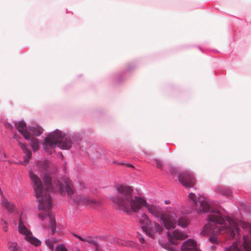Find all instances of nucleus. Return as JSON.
<instances>
[{
  "label": "nucleus",
  "mask_w": 251,
  "mask_h": 251,
  "mask_svg": "<svg viewBox=\"0 0 251 251\" xmlns=\"http://www.w3.org/2000/svg\"><path fill=\"white\" fill-rule=\"evenodd\" d=\"M189 198L192 201V203L194 207V209L199 212H207L210 211L208 215L209 223L204 226L203 232L205 234L210 235L209 240L213 243H217V239L216 235L218 233L224 234L227 233L231 238H233L235 236V232L238 235L239 234V226L245 227L246 224L241 221H237L229 217L227 218L229 226L226 227L223 226L224 223V219L222 217L221 212L217 209H212L210 207L207 200L202 196L199 197L197 199L196 196L194 193L189 194Z\"/></svg>",
  "instance_id": "nucleus-1"
},
{
  "label": "nucleus",
  "mask_w": 251,
  "mask_h": 251,
  "mask_svg": "<svg viewBox=\"0 0 251 251\" xmlns=\"http://www.w3.org/2000/svg\"><path fill=\"white\" fill-rule=\"evenodd\" d=\"M50 163L47 160L38 161L36 166L39 170L44 172L43 181L46 186L44 189L41 179L33 172L29 171V176L34 184L35 196L37 199L38 207L41 211L38 213V216L45 223L43 226L48 227L50 224V227L53 233L56 229L55 221L54 216L52 215L50 209L52 207V201L49 192L52 189L50 177L47 174L48 169L50 167Z\"/></svg>",
  "instance_id": "nucleus-2"
},
{
  "label": "nucleus",
  "mask_w": 251,
  "mask_h": 251,
  "mask_svg": "<svg viewBox=\"0 0 251 251\" xmlns=\"http://www.w3.org/2000/svg\"><path fill=\"white\" fill-rule=\"evenodd\" d=\"M116 190L118 195L112 198L113 202L118 209L129 215L138 212L142 206H145L149 212L156 218L160 219L164 214L162 208L159 206L147 204L144 199L133 196L132 189L129 186L119 185L117 186Z\"/></svg>",
  "instance_id": "nucleus-3"
},
{
  "label": "nucleus",
  "mask_w": 251,
  "mask_h": 251,
  "mask_svg": "<svg viewBox=\"0 0 251 251\" xmlns=\"http://www.w3.org/2000/svg\"><path fill=\"white\" fill-rule=\"evenodd\" d=\"M57 145L61 149L65 150L69 149L72 146L70 137L58 129L50 133L45 138L44 148L51 154Z\"/></svg>",
  "instance_id": "nucleus-4"
},
{
  "label": "nucleus",
  "mask_w": 251,
  "mask_h": 251,
  "mask_svg": "<svg viewBox=\"0 0 251 251\" xmlns=\"http://www.w3.org/2000/svg\"><path fill=\"white\" fill-rule=\"evenodd\" d=\"M56 187L59 190L61 195H63L65 194V192H66L70 199L76 204L89 206L92 207H94L100 204V201L89 197L78 195L72 196L74 194V189L72 185L70 182H66L64 185L58 181Z\"/></svg>",
  "instance_id": "nucleus-5"
},
{
  "label": "nucleus",
  "mask_w": 251,
  "mask_h": 251,
  "mask_svg": "<svg viewBox=\"0 0 251 251\" xmlns=\"http://www.w3.org/2000/svg\"><path fill=\"white\" fill-rule=\"evenodd\" d=\"M167 235L169 242L159 241V244L163 248L168 251H177L176 248L172 246V245L176 246L178 244L177 240H184L188 236L185 233L177 229L175 230L172 233L168 232Z\"/></svg>",
  "instance_id": "nucleus-6"
},
{
  "label": "nucleus",
  "mask_w": 251,
  "mask_h": 251,
  "mask_svg": "<svg viewBox=\"0 0 251 251\" xmlns=\"http://www.w3.org/2000/svg\"><path fill=\"white\" fill-rule=\"evenodd\" d=\"M18 228V232L20 234L25 235V239L27 241L36 247L39 246L41 245V242L38 239L33 237L31 232L25 226L22 221L21 216L19 218Z\"/></svg>",
  "instance_id": "nucleus-7"
},
{
  "label": "nucleus",
  "mask_w": 251,
  "mask_h": 251,
  "mask_svg": "<svg viewBox=\"0 0 251 251\" xmlns=\"http://www.w3.org/2000/svg\"><path fill=\"white\" fill-rule=\"evenodd\" d=\"M177 218V217L175 213L169 212L164 213L160 219L165 228L171 230L176 227Z\"/></svg>",
  "instance_id": "nucleus-8"
},
{
  "label": "nucleus",
  "mask_w": 251,
  "mask_h": 251,
  "mask_svg": "<svg viewBox=\"0 0 251 251\" xmlns=\"http://www.w3.org/2000/svg\"><path fill=\"white\" fill-rule=\"evenodd\" d=\"M178 177L179 182L187 188L193 187L196 184L193 175L189 172H184L179 174Z\"/></svg>",
  "instance_id": "nucleus-9"
},
{
  "label": "nucleus",
  "mask_w": 251,
  "mask_h": 251,
  "mask_svg": "<svg viewBox=\"0 0 251 251\" xmlns=\"http://www.w3.org/2000/svg\"><path fill=\"white\" fill-rule=\"evenodd\" d=\"M144 231L148 236L154 238L155 233L161 234L163 231V228L158 223L151 221Z\"/></svg>",
  "instance_id": "nucleus-10"
},
{
  "label": "nucleus",
  "mask_w": 251,
  "mask_h": 251,
  "mask_svg": "<svg viewBox=\"0 0 251 251\" xmlns=\"http://www.w3.org/2000/svg\"><path fill=\"white\" fill-rule=\"evenodd\" d=\"M16 128L21 132L26 139H30V133L27 130L26 126L23 121L19 122L18 124L15 123Z\"/></svg>",
  "instance_id": "nucleus-11"
},
{
  "label": "nucleus",
  "mask_w": 251,
  "mask_h": 251,
  "mask_svg": "<svg viewBox=\"0 0 251 251\" xmlns=\"http://www.w3.org/2000/svg\"><path fill=\"white\" fill-rule=\"evenodd\" d=\"M1 195V199L0 200V203L2 206L4 207L9 211H12L15 208V205L10 201H8V200L3 195Z\"/></svg>",
  "instance_id": "nucleus-12"
},
{
  "label": "nucleus",
  "mask_w": 251,
  "mask_h": 251,
  "mask_svg": "<svg viewBox=\"0 0 251 251\" xmlns=\"http://www.w3.org/2000/svg\"><path fill=\"white\" fill-rule=\"evenodd\" d=\"M151 222V221L146 214H143L139 220L140 225L144 230Z\"/></svg>",
  "instance_id": "nucleus-13"
},
{
  "label": "nucleus",
  "mask_w": 251,
  "mask_h": 251,
  "mask_svg": "<svg viewBox=\"0 0 251 251\" xmlns=\"http://www.w3.org/2000/svg\"><path fill=\"white\" fill-rule=\"evenodd\" d=\"M19 144L20 145L22 149L24 151L25 153L26 154V157L25 158L24 161L23 163H22V164L23 165H26L29 161V160L31 158V151L27 149V148L26 147L25 145L21 142H19Z\"/></svg>",
  "instance_id": "nucleus-14"
},
{
  "label": "nucleus",
  "mask_w": 251,
  "mask_h": 251,
  "mask_svg": "<svg viewBox=\"0 0 251 251\" xmlns=\"http://www.w3.org/2000/svg\"><path fill=\"white\" fill-rule=\"evenodd\" d=\"M243 248L246 251H251V233L250 235L243 236Z\"/></svg>",
  "instance_id": "nucleus-15"
},
{
  "label": "nucleus",
  "mask_w": 251,
  "mask_h": 251,
  "mask_svg": "<svg viewBox=\"0 0 251 251\" xmlns=\"http://www.w3.org/2000/svg\"><path fill=\"white\" fill-rule=\"evenodd\" d=\"M27 140L30 141V145L34 151H35L39 150V141L37 138H35L33 136H32L30 134V139Z\"/></svg>",
  "instance_id": "nucleus-16"
},
{
  "label": "nucleus",
  "mask_w": 251,
  "mask_h": 251,
  "mask_svg": "<svg viewBox=\"0 0 251 251\" xmlns=\"http://www.w3.org/2000/svg\"><path fill=\"white\" fill-rule=\"evenodd\" d=\"M189 220L186 217H180L177 221V225L182 227H185L189 224Z\"/></svg>",
  "instance_id": "nucleus-17"
},
{
  "label": "nucleus",
  "mask_w": 251,
  "mask_h": 251,
  "mask_svg": "<svg viewBox=\"0 0 251 251\" xmlns=\"http://www.w3.org/2000/svg\"><path fill=\"white\" fill-rule=\"evenodd\" d=\"M28 129L36 136H39L43 132L42 128L38 126H30L28 127Z\"/></svg>",
  "instance_id": "nucleus-18"
},
{
  "label": "nucleus",
  "mask_w": 251,
  "mask_h": 251,
  "mask_svg": "<svg viewBox=\"0 0 251 251\" xmlns=\"http://www.w3.org/2000/svg\"><path fill=\"white\" fill-rule=\"evenodd\" d=\"M226 251H242L241 248L239 247L237 242H234L231 246L226 247Z\"/></svg>",
  "instance_id": "nucleus-19"
},
{
  "label": "nucleus",
  "mask_w": 251,
  "mask_h": 251,
  "mask_svg": "<svg viewBox=\"0 0 251 251\" xmlns=\"http://www.w3.org/2000/svg\"><path fill=\"white\" fill-rule=\"evenodd\" d=\"M8 246L10 251H21L19 247L16 242H9Z\"/></svg>",
  "instance_id": "nucleus-20"
},
{
  "label": "nucleus",
  "mask_w": 251,
  "mask_h": 251,
  "mask_svg": "<svg viewBox=\"0 0 251 251\" xmlns=\"http://www.w3.org/2000/svg\"><path fill=\"white\" fill-rule=\"evenodd\" d=\"M219 191L222 195H224L226 197H229L231 196V192L228 188H221L219 189Z\"/></svg>",
  "instance_id": "nucleus-21"
},
{
  "label": "nucleus",
  "mask_w": 251,
  "mask_h": 251,
  "mask_svg": "<svg viewBox=\"0 0 251 251\" xmlns=\"http://www.w3.org/2000/svg\"><path fill=\"white\" fill-rule=\"evenodd\" d=\"M85 242H87L90 244H93L95 246H97L96 242L94 240V238L92 237H88L85 238Z\"/></svg>",
  "instance_id": "nucleus-22"
},
{
  "label": "nucleus",
  "mask_w": 251,
  "mask_h": 251,
  "mask_svg": "<svg viewBox=\"0 0 251 251\" xmlns=\"http://www.w3.org/2000/svg\"><path fill=\"white\" fill-rule=\"evenodd\" d=\"M55 251H67V250L62 245H60L57 246Z\"/></svg>",
  "instance_id": "nucleus-23"
},
{
  "label": "nucleus",
  "mask_w": 251,
  "mask_h": 251,
  "mask_svg": "<svg viewBox=\"0 0 251 251\" xmlns=\"http://www.w3.org/2000/svg\"><path fill=\"white\" fill-rule=\"evenodd\" d=\"M154 161L156 164V166L158 169H162V164L161 162L158 159H154Z\"/></svg>",
  "instance_id": "nucleus-24"
},
{
  "label": "nucleus",
  "mask_w": 251,
  "mask_h": 251,
  "mask_svg": "<svg viewBox=\"0 0 251 251\" xmlns=\"http://www.w3.org/2000/svg\"><path fill=\"white\" fill-rule=\"evenodd\" d=\"M1 225L2 226V228L3 230L6 232L8 229V226L7 225L6 222L5 221L1 220Z\"/></svg>",
  "instance_id": "nucleus-25"
},
{
  "label": "nucleus",
  "mask_w": 251,
  "mask_h": 251,
  "mask_svg": "<svg viewBox=\"0 0 251 251\" xmlns=\"http://www.w3.org/2000/svg\"><path fill=\"white\" fill-rule=\"evenodd\" d=\"M114 243L116 244L119 245H124V244L123 243L121 242V240L119 239H115L114 240Z\"/></svg>",
  "instance_id": "nucleus-26"
},
{
  "label": "nucleus",
  "mask_w": 251,
  "mask_h": 251,
  "mask_svg": "<svg viewBox=\"0 0 251 251\" xmlns=\"http://www.w3.org/2000/svg\"><path fill=\"white\" fill-rule=\"evenodd\" d=\"M74 236L77 237V238H78L79 239H80L81 241H84L85 240V238H83L76 234H74Z\"/></svg>",
  "instance_id": "nucleus-27"
},
{
  "label": "nucleus",
  "mask_w": 251,
  "mask_h": 251,
  "mask_svg": "<svg viewBox=\"0 0 251 251\" xmlns=\"http://www.w3.org/2000/svg\"><path fill=\"white\" fill-rule=\"evenodd\" d=\"M126 166L127 167H129V168H133L134 169V167L130 163H127L126 164Z\"/></svg>",
  "instance_id": "nucleus-28"
},
{
  "label": "nucleus",
  "mask_w": 251,
  "mask_h": 251,
  "mask_svg": "<svg viewBox=\"0 0 251 251\" xmlns=\"http://www.w3.org/2000/svg\"><path fill=\"white\" fill-rule=\"evenodd\" d=\"M49 248H50V250H51V251H53V246L52 245H51H51H50L49 246Z\"/></svg>",
  "instance_id": "nucleus-29"
},
{
  "label": "nucleus",
  "mask_w": 251,
  "mask_h": 251,
  "mask_svg": "<svg viewBox=\"0 0 251 251\" xmlns=\"http://www.w3.org/2000/svg\"><path fill=\"white\" fill-rule=\"evenodd\" d=\"M139 240H140V242L141 243H144V238H140Z\"/></svg>",
  "instance_id": "nucleus-30"
},
{
  "label": "nucleus",
  "mask_w": 251,
  "mask_h": 251,
  "mask_svg": "<svg viewBox=\"0 0 251 251\" xmlns=\"http://www.w3.org/2000/svg\"><path fill=\"white\" fill-rule=\"evenodd\" d=\"M113 163L116 165H118V163H119L117 161H113Z\"/></svg>",
  "instance_id": "nucleus-31"
},
{
  "label": "nucleus",
  "mask_w": 251,
  "mask_h": 251,
  "mask_svg": "<svg viewBox=\"0 0 251 251\" xmlns=\"http://www.w3.org/2000/svg\"><path fill=\"white\" fill-rule=\"evenodd\" d=\"M125 165V164L124 163H118V165Z\"/></svg>",
  "instance_id": "nucleus-32"
},
{
  "label": "nucleus",
  "mask_w": 251,
  "mask_h": 251,
  "mask_svg": "<svg viewBox=\"0 0 251 251\" xmlns=\"http://www.w3.org/2000/svg\"><path fill=\"white\" fill-rule=\"evenodd\" d=\"M166 204H167L168 203V201H166L165 202Z\"/></svg>",
  "instance_id": "nucleus-33"
},
{
  "label": "nucleus",
  "mask_w": 251,
  "mask_h": 251,
  "mask_svg": "<svg viewBox=\"0 0 251 251\" xmlns=\"http://www.w3.org/2000/svg\"><path fill=\"white\" fill-rule=\"evenodd\" d=\"M14 138H16V135H14Z\"/></svg>",
  "instance_id": "nucleus-34"
}]
</instances>
